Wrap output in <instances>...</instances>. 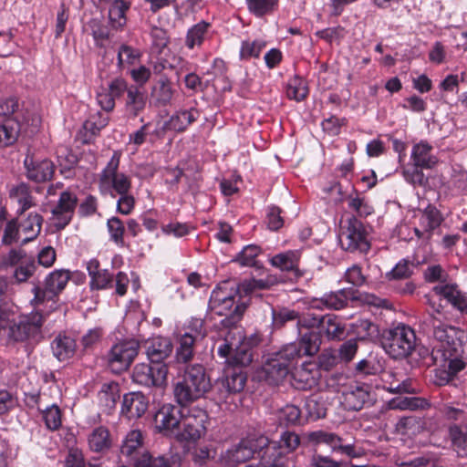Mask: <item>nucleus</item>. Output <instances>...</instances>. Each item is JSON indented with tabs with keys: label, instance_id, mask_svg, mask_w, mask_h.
I'll return each mask as SVG.
<instances>
[{
	"label": "nucleus",
	"instance_id": "f257e3e1",
	"mask_svg": "<svg viewBox=\"0 0 467 467\" xmlns=\"http://www.w3.org/2000/svg\"><path fill=\"white\" fill-rule=\"evenodd\" d=\"M427 304L432 309L428 312L420 324V330L428 337H433L431 358L434 365L446 368L440 371V384H446L451 381L454 376L465 368V362L462 358L464 351L463 340L466 335L463 330L444 324L435 314H441L443 306L436 304L431 298V295L426 296Z\"/></svg>",
	"mask_w": 467,
	"mask_h": 467
},
{
	"label": "nucleus",
	"instance_id": "f03ea898",
	"mask_svg": "<svg viewBox=\"0 0 467 467\" xmlns=\"http://www.w3.org/2000/svg\"><path fill=\"white\" fill-rule=\"evenodd\" d=\"M240 293L238 284L230 280L220 283L211 293L208 312L223 316L221 325L224 328L235 327L247 308L248 303L241 300Z\"/></svg>",
	"mask_w": 467,
	"mask_h": 467
},
{
	"label": "nucleus",
	"instance_id": "7ed1b4c3",
	"mask_svg": "<svg viewBox=\"0 0 467 467\" xmlns=\"http://www.w3.org/2000/svg\"><path fill=\"white\" fill-rule=\"evenodd\" d=\"M176 381L173 383V397L182 407L205 398L212 390L211 378L202 364L194 363L176 369Z\"/></svg>",
	"mask_w": 467,
	"mask_h": 467
},
{
	"label": "nucleus",
	"instance_id": "20e7f679",
	"mask_svg": "<svg viewBox=\"0 0 467 467\" xmlns=\"http://www.w3.org/2000/svg\"><path fill=\"white\" fill-rule=\"evenodd\" d=\"M120 453L125 456L135 467H153V464L161 459L166 467H180V458L177 455L152 456L147 451L144 436L140 430L130 431L123 438Z\"/></svg>",
	"mask_w": 467,
	"mask_h": 467
},
{
	"label": "nucleus",
	"instance_id": "39448f33",
	"mask_svg": "<svg viewBox=\"0 0 467 467\" xmlns=\"http://www.w3.org/2000/svg\"><path fill=\"white\" fill-rule=\"evenodd\" d=\"M71 278L69 270L57 269L49 273L45 280L43 286L36 285L32 292L34 297L30 304L40 307L41 306L47 309V312H54L58 309V296L66 288Z\"/></svg>",
	"mask_w": 467,
	"mask_h": 467
},
{
	"label": "nucleus",
	"instance_id": "423d86ee",
	"mask_svg": "<svg viewBox=\"0 0 467 467\" xmlns=\"http://www.w3.org/2000/svg\"><path fill=\"white\" fill-rule=\"evenodd\" d=\"M268 444V438L264 435H250L238 443L222 451L218 459L221 467H237L248 462L257 453L261 458L264 448Z\"/></svg>",
	"mask_w": 467,
	"mask_h": 467
},
{
	"label": "nucleus",
	"instance_id": "0eeeda50",
	"mask_svg": "<svg viewBox=\"0 0 467 467\" xmlns=\"http://www.w3.org/2000/svg\"><path fill=\"white\" fill-rule=\"evenodd\" d=\"M301 358L303 357L297 345L293 342L271 354L264 365L267 380L273 384H278L296 368V365Z\"/></svg>",
	"mask_w": 467,
	"mask_h": 467
},
{
	"label": "nucleus",
	"instance_id": "6e6552de",
	"mask_svg": "<svg viewBox=\"0 0 467 467\" xmlns=\"http://www.w3.org/2000/svg\"><path fill=\"white\" fill-rule=\"evenodd\" d=\"M34 311L21 316L10 327L8 337L16 342L39 341L42 338V327L51 314L44 306H33Z\"/></svg>",
	"mask_w": 467,
	"mask_h": 467
},
{
	"label": "nucleus",
	"instance_id": "1a4fd4ad",
	"mask_svg": "<svg viewBox=\"0 0 467 467\" xmlns=\"http://www.w3.org/2000/svg\"><path fill=\"white\" fill-rule=\"evenodd\" d=\"M208 420L209 416L206 410L200 407L182 410L180 425L175 432L176 440L196 442L205 435Z\"/></svg>",
	"mask_w": 467,
	"mask_h": 467
},
{
	"label": "nucleus",
	"instance_id": "9d476101",
	"mask_svg": "<svg viewBox=\"0 0 467 467\" xmlns=\"http://www.w3.org/2000/svg\"><path fill=\"white\" fill-rule=\"evenodd\" d=\"M382 347L394 359L409 357L416 346V335L412 328L399 325L389 330L382 338Z\"/></svg>",
	"mask_w": 467,
	"mask_h": 467
},
{
	"label": "nucleus",
	"instance_id": "9b49d317",
	"mask_svg": "<svg viewBox=\"0 0 467 467\" xmlns=\"http://www.w3.org/2000/svg\"><path fill=\"white\" fill-rule=\"evenodd\" d=\"M120 156L119 151H114L99 174V187L101 193L110 192L111 196L115 197L114 192L119 195L130 192L131 189L130 178L122 172H118Z\"/></svg>",
	"mask_w": 467,
	"mask_h": 467
},
{
	"label": "nucleus",
	"instance_id": "f8f14e48",
	"mask_svg": "<svg viewBox=\"0 0 467 467\" xmlns=\"http://www.w3.org/2000/svg\"><path fill=\"white\" fill-rule=\"evenodd\" d=\"M140 344L136 340H122L114 344L105 355L108 368L114 373L126 371L139 354Z\"/></svg>",
	"mask_w": 467,
	"mask_h": 467
},
{
	"label": "nucleus",
	"instance_id": "ddd939ff",
	"mask_svg": "<svg viewBox=\"0 0 467 467\" xmlns=\"http://www.w3.org/2000/svg\"><path fill=\"white\" fill-rule=\"evenodd\" d=\"M339 243L342 249L351 253H367L370 248L367 231L355 216L348 218L346 224L341 227Z\"/></svg>",
	"mask_w": 467,
	"mask_h": 467
},
{
	"label": "nucleus",
	"instance_id": "4468645a",
	"mask_svg": "<svg viewBox=\"0 0 467 467\" xmlns=\"http://www.w3.org/2000/svg\"><path fill=\"white\" fill-rule=\"evenodd\" d=\"M305 438L309 445H327L332 451L339 452L349 458H359L363 455V450L353 443H344V440L334 432L317 430L306 432Z\"/></svg>",
	"mask_w": 467,
	"mask_h": 467
},
{
	"label": "nucleus",
	"instance_id": "2eb2a0df",
	"mask_svg": "<svg viewBox=\"0 0 467 467\" xmlns=\"http://www.w3.org/2000/svg\"><path fill=\"white\" fill-rule=\"evenodd\" d=\"M4 263L15 268L13 276L17 283L26 282L36 270L34 256L28 255L21 248L11 249L5 256Z\"/></svg>",
	"mask_w": 467,
	"mask_h": 467
},
{
	"label": "nucleus",
	"instance_id": "dca6fc26",
	"mask_svg": "<svg viewBox=\"0 0 467 467\" xmlns=\"http://www.w3.org/2000/svg\"><path fill=\"white\" fill-rule=\"evenodd\" d=\"M168 368L165 364H137L132 372V379L137 384L146 387H160L166 382Z\"/></svg>",
	"mask_w": 467,
	"mask_h": 467
},
{
	"label": "nucleus",
	"instance_id": "f3484780",
	"mask_svg": "<svg viewBox=\"0 0 467 467\" xmlns=\"http://www.w3.org/2000/svg\"><path fill=\"white\" fill-rule=\"evenodd\" d=\"M77 204L78 197L74 192L60 193L57 205L51 210V221L57 230L64 229L71 222Z\"/></svg>",
	"mask_w": 467,
	"mask_h": 467
},
{
	"label": "nucleus",
	"instance_id": "a211bd4d",
	"mask_svg": "<svg viewBox=\"0 0 467 467\" xmlns=\"http://www.w3.org/2000/svg\"><path fill=\"white\" fill-rule=\"evenodd\" d=\"M301 444V439L295 431H285L280 435L277 441L270 442L264 448L265 458L269 462L272 457L281 458L287 461V455L293 453Z\"/></svg>",
	"mask_w": 467,
	"mask_h": 467
},
{
	"label": "nucleus",
	"instance_id": "6ab92c4d",
	"mask_svg": "<svg viewBox=\"0 0 467 467\" xmlns=\"http://www.w3.org/2000/svg\"><path fill=\"white\" fill-rule=\"evenodd\" d=\"M200 117L199 110L192 107L176 110L163 125L155 130L157 136L163 135L167 130L184 132Z\"/></svg>",
	"mask_w": 467,
	"mask_h": 467
},
{
	"label": "nucleus",
	"instance_id": "aec40b11",
	"mask_svg": "<svg viewBox=\"0 0 467 467\" xmlns=\"http://www.w3.org/2000/svg\"><path fill=\"white\" fill-rule=\"evenodd\" d=\"M431 293L462 314H467V293L462 291L456 283L438 284L432 287Z\"/></svg>",
	"mask_w": 467,
	"mask_h": 467
},
{
	"label": "nucleus",
	"instance_id": "412c9836",
	"mask_svg": "<svg viewBox=\"0 0 467 467\" xmlns=\"http://www.w3.org/2000/svg\"><path fill=\"white\" fill-rule=\"evenodd\" d=\"M356 290L352 288H344L336 292L325 294L320 298H314L311 306L317 309L340 310L348 306V301L357 300Z\"/></svg>",
	"mask_w": 467,
	"mask_h": 467
},
{
	"label": "nucleus",
	"instance_id": "4be33fe9",
	"mask_svg": "<svg viewBox=\"0 0 467 467\" xmlns=\"http://www.w3.org/2000/svg\"><path fill=\"white\" fill-rule=\"evenodd\" d=\"M24 164L27 179L35 182L50 181L55 172V165L48 159H35L26 156Z\"/></svg>",
	"mask_w": 467,
	"mask_h": 467
},
{
	"label": "nucleus",
	"instance_id": "5701e85b",
	"mask_svg": "<svg viewBox=\"0 0 467 467\" xmlns=\"http://www.w3.org/2000/svg\"><path fill=\"white\" fill-rule=\"evenodd\" d=\"M182 410L171 404H164L158 410L154 420L160 431H165L175 437V432L180 425Z\"/></svg>",
	"mask_w": 467,
	"mask_h": 467
},
{
	"label": "nucleus",
	"instance_id": "b1692460",
	"mask_svg": "<svg viewBox=\"0 0 467 467\" xmlns=\"http://www.w3.org/2000/svg\"><path fill=\"white\" fill-rule=\"evenodd\" d=\"M148 97L142 87L130 85L126 94L124 109L129 118L134 119L144 111Z\"/></svg>",
	"mask_w": 467,
	"mask_h": 467
},
{
	"label": "nucleus",
	"instance_id": "393cba45",
	"mask_svg": "<svg viewBox=\"0 0 467 467\" xmlns=\"http://www.w3.org/2000/svg\"><path fill=\"white\" fill-rule=\"evenodd\" d=\"M196 342L195 337H192L189 332H185L179 337L172 365L175 369L192 365L191 362L194 358V346Z\"/></svg>",
	"mask_w": 467,
	"mask_h": 467
},
{
	"label": "nucleus",
	"instance_id": "a878e982",
	"mask_svg": "<svg viewBox=\"0 0 467 467\" xmlns=\"http://www.w3.org/2000/svg\"><path fill=\"white\" fill-rule=\"evenodd\" d=\"M410 161L414 165L426 170L433 169L439 162L438 157L433 153V147L425 140L413 145Z\"/></svg>",
	"mask_w": 467,
	"mask_h": 467
},
{
	"label": "nucleus",
	"instance_id": "bb28decb",
	"mask_svg": "<svg viewBox=\"0 0 467 467\" xmlns=\"http://www.w3.org/2000/svg\"><path fill=\"white\" fill-rule=\"evenodd\" d=\"M148 400L141 392L127 393L123 397L121 414L129 420L141 417L148 410Z\"/></svg>",
	"mask_w": 467,
	"mask_h": 467
},
{
	"label": "nucleus",
	"instance_id": "cd10ccee",
	"mask_svg": "<svg viewBox=\"0 0 467 467\" xmlns=\"http://www.w3.org/2000/svg\"><path fill=\"white\" fill-rule=\"evenodd\" d=\"M172 350V343L168 337H156L146 342V355L155 365L163 364L162 361L171 354Z\"/></svg>",
	"mask_w": 467,
	"mask_h": 467
},
{
	"label": "nucleus",
	"instance_id": "c85d7f7f",
	"mask_svg": "<svg viewBox=\"0 0 467 467\" xmlns=\"http://www.w3.org/2000/svg\"><path fill=\"white\" fill-rule=\"evenodd\" d=\"M53 356L59 361L73 358L77 351L76 339L65 333L58 334L51 342Z\"/></svg>",
	"mask_w": 467,
	"mask_h": 467
},
{
	"label": "nucleus",
	"instance_id": "c756f323",
	"mask_svg": "<svg viewBox=\"0 0 467 467\" xmlns=\"http://www.w3.org/2000/svg\"><path fill=\"white\" fill-rule=\"evenodd\" d=\"M371 387L364 383L351 385L345 393V402L348 410H359L369 401Z\"/></svg>",
	"mask_w": 467,
	"mask_h": 467
},
{
	"label": "nucleus",
	"instance_id": "7c9ffc66",
	"mask_svg": "<svg viewBox=\"0 0 467 467\" xmlns=\"http://www.w3.org/2000/svg\"><path fill=\"white\" fill-rule=\"evenodd\" d=\"M346 326L335 315H324L319 329L320 336H325L328 340H342L346 337Z\"/></svg>",
	"mask_w": 467,
	"mask_h": 467
},
{
	"label": "nucleus",
	"instance_id": "2f4dec72",
	"mask_svg": "<svg viewBox=\"0 0 467 467\" xmlns=\"http://www.w3.org/2000/svg\"><path fill=\"white\" fill-rule=\"evenodd\" d=\"M9 197L18 204L17 212L20 214L36 205L30 186L25 182L13 185L9 190Z\"/></svg>",
	"mask_w": 467,
	"mask_h": 467
},
{
	"label": "nucleus",
	"instance_id": "473e14b6",
	"mask_svg": "<svg viewBox=\"0 0 467 467\" xmlns=\"http://www.w3.org/2000/svg\"><path fill=\"white\" fill-rule=\"evenodd\" d=\"M88 448L94 452H106L112 445L110 432L107 427L99 426L88 436Z\"/></svg>",
	"mask_w": 467,
	"mask_h": 467
},
{
	"label": "nucleus",
	"instance_id": "72a5a7b5",
	"mask_svg": "<svg viewBox=\"0 0 467 467\" xmlns=\"http://www.w3.org/2000/svg\"><path fill=\"white\" fill-rule=\"evenodd\" d=\"M291 384L299 390H308L317 385L315 372L307 368L306 364L295 368L291 372Z\"/></svg>",
	"mask_w": 467,
	"mask_h": 467
},
{
	"label": "nucleus",
	"instance_id": "f704fd0d",
	"mask_svg": "<svg viewBox=\"0 0 467 467\" xmlns=\"http://www.w3.org/2000/svg\"><path fill=\"white\" fill-rule=\"evenodd\" d=\"M174 92L171 80L162 76L152 88L151 97L156 106H167L171 104Z\"/></svg>",
	"mask_w": 467,
	"mask_h": 467
},
{
	"label": "nucleus",
	"instance_id": "c9c22d12",
	"mask_svg": "<svg viewBox=\"0 0 467 467\" xmlns=\"http://www.w3.org/2000/svg\"><path fill=\"white\" fill-rule=\"evenodd\" d=\"M442 221L441 212L434 205L429 204L423 210L420 218V224L426 232V241L431 240L433 231L441 224Z\"/></svg>",
	"mask_w": 467,
	"mask_h": 467
},
{
	"label": "nucleus",
	"instance_id": "e433bc0d",
	"mask_svg": "<svg viewBox=\"0 0 467 467\" xmlns=\"http://www.w3.org/2000/svg\"><path fill=\"white\" fill-rule=\"evenodd\" d=\"M20 131V119H4L0 123V147L13 145L17 140Z\"/></svg>",
	"mask_w": 467,
	"mask_h": 467
},
{
	"label": "nucleus",
	"instance_id": "4c0bfd02",
	"mask_svg": "<svg viewBox=\"0 0 467 467\" xmlns=\"http://www.w3.org/2000/svg\"><path fill=\"white\" fill-rule=\"evenodd\" d=\"M293 344L297 345L302 357L314 356L319 350L321 336L319 332L308 330L301 334L300 337L293 342Z\"/></svg>",
	"mask_w": 467,
	"mask_h": 467
},
{
	"label": "nucleus",
	"instance_id": "58836bf2",
	"mask_svg": "<svg viewBox=\"0 0 467 467\" xmlns=\"http://www.w3.org/2000/svg\"><path fill=\"white\" fill-rule=\"evenodd\" d=\"M43 217L36 213L28 214L20 224V230L25 237L22 239L21 244H26L35 240L40 234L42 228Z\"/></svg>",
	"mask_w": 467,
	"mask_h": 467
},
{
	"label": "nucleus",
	"instance_id": "ea45409f",
	"mask_svg": "<svg viewBox=\"0 0 467 467\" xmlns=\"http://www.w3.org/2000/svg\"><path fill=\"white\" fill-rule=\"evenodd\" d=\"M246 382V375L241 368H234L229 370L223 379L222 386L226 394L237 393L244 389Z\"/></svg>",
	"mask_w": 467,
	"mask_h": 467
},
{
	"label": "nucleus",
	"instance_id": "a19ab883",
	"mask_svg": "<svg viewBox=\"0 0 467 467\" xmlns=\"http://www.w3.org/2000/svg\"><path fill=\"white\" fill-rule=\"evenodd\" d=\"M449 437L451 442L452 450L459 457H467V429L462 428L456 424L449 428Z\"/></svg>",
	"mask_w": 467,
	"mask_h": 467
},
{
	"label": "nucleus",
	"instance_id": "79ce46f5",
	"mask_svg": "<svg viewBox=\"0 0 467 467\" xmlns=\"http://www.w3.org/2000/svg\"><path fill=\"white\" fill-rule=\"evenodd\" d=\"M99 404L107 410L115 408L119 400V386L116 382L104 383L99 392Z\"/></svg>",
	"mask_w": 467,
	"mask_h": 467
},
{
	"label": "nucleus",
	"instance_id": "37998d69",
	"mask_svg": "<svg viewBox=\"0 0 467 467\" xmlns=\"http://www.w3.org/2000/svg\"><path fill=\"white\" fill-rule=\"evenodd\" d=\"M393 409L399 410H427L431 408V403L428 400L420 397H399L390 401Z\"/></svg>",
	"mask_w": 467,
	"mask_h": 467
},
{
	"label": "nucleus",
	"instance_id": "c03bdc74",
	"mask_svg": "<svg viewBox=\"0 0 467 467\" xmlns=\"http://www.w3.org/2000/svg\"><path fill=\"white\" fill-rule=\"evenodd\" d=\"M210 24L204 21L192 26L186 35L185 45L188 48L193 49L195 47H201L207 35Z\"/></svg>",
	"mask_w": 467,
	"mask_h": 467
},
{
	"label": "nucleus",
	"instance_id": "a18cd8bd",
	"mask_svg": "<svg viewBox=\"0 0 467 467\" xmlns=\"http://www.w3.org/2000/svg\"><path fill=\"white\" fill-rule=\"evenodd\" d=\"M130 5L125 0H114L109 9V18L111 26L118 29L126 24L125 13Z\"/></svg>",
	"mask_w": 467,
	"mask_h": 467
},
{
	"label": "nucleus",
	"instance_id": "49530a36",
	"mask_svg": "<svg viewBox=\"0 0 467 467\" xmlns=\"http://www.w3.org/2000/svg\"><path fill=\"white\" fill-rule=\"evenodd\" d=\"M299 255L296 251H287L273 256L270 260L273 266L282 271H293L297 268Z\"/></svg>",
	"mask_w": 467,
	"mask_h": 467
},
{
	"label": "nucleus",
	"instance_id": "de8ad7c7",
	"mask_svg": "<svg viewBox=\"0 0 467 467\" xmlns=\"http://www.w3.org/2000/svg\"><path fill=\"white\" fill-rule=\"evenodd\" d=\"M245 4L250 14L261 18L275 11L278 0H245Z\"/></svg>",
	"mask_w": 467,
	"mask_h": 467
},
{
	"label": "nucleus",
	"instance_id": "09e8293b",
	"mask_svg": "<svg viewBox=\"0 0 467 467\" xmlns=\"http://www.w3.org/2000/svg\"><path fill=\"white\" fill-rule=\"evenodd\" d=\"M396 431L401 435L412 437L422 431V424L420 420L417 417H402L396 424Z\"/></svg>",
	"mask_w": 467,
	"mask_h": 467
},
{
	"label": "nucleus",
	"instance_id": "8fccbe9b",
	"mask_svg": "<svg viewBox=\"0 0 467 467\" xmlns=\"http://www.w3.org/2000/svg\"><path fill=\"white\" fill-rule=\"evenodd\" d=\"M308 94V88L305 79L300 77H294L289 79L286 87V96L290 99L302 101Z\"/></svg>",
	"mask_w": 467,
	"mask_h": 467
},
{
	"label": "nucleus",
	"instance_id": "3c124183",
	"mask_svg": "<svg viewBox=\"0 0 467 467\" xmlns=\"http://www.w3.org/2000/svg\"><path fill=\"white\" fill-rule=\"evenodd\" d=\"M261 254V248L254 244H249L244 247L239 253L236 262L242 266H251L261 268L262 265L257 260V256Z\"/></svg>",
	"mask_w": 467,
	"mask_h": 467
},
{
	"label": "nucleus",
	"instance_id": "603ef678",
	"mask_svg": "<svg viewBox=\"0 0 467 467\" xmlns=\"http://www.w3.org/2000/svg\"><path fill=\"white\" fill-rule=\"evenodd\" d=\"M424 168L418 167L411 163L410 166L402 169V175L404 180L413 186H424L428 182V179L423 173Z\"/></svg>",
	"mask_w": 467,
	"mask_h": 467
},
{
	"label": "nucleus",
	"instance_id": "864d4df0",
	"mask_svg": "<svg viewBox=\"0 0 467 467\" xmlns=\"http://www.w3.org/2000/svg\"><path fill=\"white\" fill-rule=\"evenodd\" d=\"M348 206L355 212L358 216L366 217L374 212L373 206L365 197L359 195H349L348 198Z\"/></svg>",
	"mask_w": 467,
	"mask_h": 467
},
{
	"label": "nucleus",
	"instance_id": "5fc2aeb1",
	"mask_svg": "<svg viewBox=\"0 0 467 467\" xmlns=\"http://www.w3.org/2000/svg\"><path fill=\"white\" fill-rule=\"evenodd\" d=\"M107 227L110 240L118 245H123L125 227L122 221L119 218L113 216L108 220Z\"/></svg>",
	"mask_w": 467,
	"mask_h": 467
},
{
	"label": "nucleus",
	"instance_id": "6e6d98bb",
	"mask_svg": "<svg viewBox=\"0 0 467 467\" xmlns=\"http://www.w3.org/2000/svg\"><path fill=\"white\" fill-rule=\"evenodd\" d=\"M47 428L52 431H57L62 424L61 410L58 406L53 404L42 411Z\"/></svg>",
	"mask_w": 467,
	"mask_h": 467
},
{
	"label": "nucleus",
	"instance_id": "4d7b16f0",
	"mask_svg": "<svg viewBox=\"0 0 467 467\" xmlns=\"http://www.w3.org/2000/svg\"><path fill=\"white\" fill-rule=\"evenodd\" d=\"M423 277L427 283L449 284V275L440 265H429L423 272Z\"/></svg>",
	"mask_w": 467,
	"mask_h": 467
},
{
	"label": "nucleus",
	"instance_id": "13d9d810",
	"mask_svg": "<svg viewBox=\"0 0 467 467\" xmlns=\"http://www.w3.org/2000/svg\"><path fill=\"white\" fill-rule=\"evenodd\" d=\"M265 43L261 40L243 41L240 48V58L246 60L251 57H258Z\"/></svg>",
	"mask_w": 467,
	"mask_h": 467
},
{
	"label": "nucleus",
	"instance_id": "bf43d9fd",
	"mask_svg": "<svg viewBox=\"0 0 467 467\" xmlns=\"http://www.w3.org/2000/svg\"><path fill=\"white\" fill-rule=\"evenodd\" d=\"M0 116L5 119H20L22 116L20 112V104L17 99L9 98L0 101Z\"/></svg>",
	"mask_w": 467,
	"mask_h": 467
},
{
	"label": "nucleus",
	"instance_id": "052dcab7",
	"mask_svg": "<svg viewBox=\"0 0 467 467\" xmlns=\"http://www.w3.org/2000/svg\"><path fill=\"white\" fill-rule=\"evenodd\" d=\"M140 56L141 53L139 49L128 45H122L118 52V66L122 67L124 64L132 65Z\"/></svg>",
	"mask_w": 467,
	"mask_h": 467
},
{
	"label": "nucleus",
	"instance_id": "680f3d73",
	"mask_svg": "<svg viewBox=\"0 0 467 467\" xmlns=\"http://www.w3.org/2000/svg\"><path fill=\"white\" fill-rule=\"evenodd\" d=\"M272 323L276 328L282 327L286 322L297 320L298 313L288 308H282L278 311L272 308Z\"/></svg>",
	"mask_w": 467,
	"mask_h": 467
},
{
	"label": "nucleus",
	"instance_id": "e2e57ef3",
	"mask_svg": "<svg viewBox=\"0 0 467 467\" xmlns=\"http://www.w3.org/2000/svg\"><path fill=\"white\" fill-rule=\"evenodd\" d=\"M242 336L240 335L237 339L232 336L231 331H227L224 335L223 341L218 347V355L222 358H233L234 351L237 345L241 342Z\"/></svg>",
	"mask_w": 467,
	"mask_h": 467
},
{
	"label": "nucleus",
	"instance_id": "0e129e2a",
	"mask_svg": "<svg viewBox=\"0 0 467 467\" xmlns=\"http://www.w3.org/2000/svg\"><path fill=\"white\" fill-rule=\"evenodd\" d=\"M20 226L16 220L8 221L4 229L2 244L11 245L19 239Z\"/></svg>",
	"mask_w": 467,
	"mask_h": 467
},
{
	"label": "nucleus",
	"instance_id": "69168bd1",
	"mask_svg": "<svg viewBox=\"0 0 467 467\" xmlns=\"http://www.w3.org/2000/svg\"><path fill=\"white\" fill-rule=\"evenodd\" d=\"M345 280L355 286H362L366 284L367 277L363 274L361 266L354 264L346 270Z\"/></svg>",
	"mask_w": 467,
	"mask_h": 467
},
{
	"label": "nucleus",
	"instance_id": "338daca9",
	"mask_svg": "<svg viewBox=\"0 0 467 467\" xmlns=\"http://www.w3.org/2000/svg\"><path fill=\"white\" fill-rule=\"evenodd\" d=\"M113 275L106 269H101L90 279V288L102 290L111 287Z\"/></svg>",
	"mask_w": 467,
	"mask_h": 467
},
{
	"label": "nucleus",
	"instance_id": "774afa93",
	"mask_svg": "<svg viewBox=\"0 0 467 467\" xmlns=\"http://www.w3.org/2000/svg\"><path fill=\"white\" fill-rule=\"evenodd\" d=\"M150 36L151 37L152 46L161 52L169 43L167 31L157 26L150 27Z\"/></svg>",
	"mask_w": 467,
	"mask_h": 467
}]
</instances>
